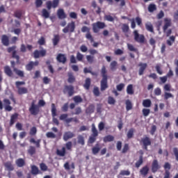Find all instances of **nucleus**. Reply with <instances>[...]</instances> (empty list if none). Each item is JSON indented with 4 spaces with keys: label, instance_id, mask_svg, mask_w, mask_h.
Listing matches in <instances>:
<instances>
[{
    "label": "nucleus",
    "instance_id": "obj_1",
    "mask_svg": "<svg viewBox=\"0 0 178 178\" xmlns=\"http://www.w3.org/2000/svg\"><path fill=\"white\" fill-rule=\"evenodd\" d=\"M16 48H17L16 45L10 47L7 49V52H8V54H12V58L16 59L17 65H20V56L18 55Z\"/></svg>",
    "mask_w": 178,
    "mask_h": 178
},
{
    "label": "nucleus",
    "instance_id": "obj_2",
    "mask_svg": "<svg viewBox=\"0 0 178 178\" xmlns=\"http://www.w3.org/2000/svg\"><path fill=\"white\" fill-rule=\"evenodd\" d=\"M92 27L93 33L97 34V33H99V30H103V29L106 27V24H105V22L97 21L92 24Z\"/></svg>",
    "mask_w": 178,
    "mask_h": 178
},
{
    "label": "nucleus",
    "instance_id": "obj_3",
    "mask_svg": "<svg viewBox=\"0 0 178 178\" xmlns=\"http://www.w3.org/2000/svg\"><path fill=\"white\" fill-rule=\"evenodd\" d=\"M24 84H26V82L24 81H16L15 82V86L18 90V94L19 95H23V94H27V92H29V90L27 89V88H20V86H24Z\"/></svg>",
    "mask_w": 178,
    "mask_h": 178
},
{
    "label": "nucleus",
    "instance_id": "obj_4",
    "mask_svg": "<svg viewBox=\"0 0 178 178\" xmlns=\"http://www.w3.org/2000/svg\"><path fill=\"white\" fill-rule=\"evenodd\" d=\"M31 115H33V116H37L38 113H40V106L38 105L35 104V101L33 100L31 102V106L29 107V109Z\"/></svg>",
    "mask_w": 178,
    "mask_h": 178
},
{
    "label": "nucleus",
    "instance_id": "obj_5",
    "mask_svg": "<svg viewBox=\"0 0 178 178\" xmlns=\"http://www.w3.org/2000/svg\"><path fill=\"white\" fill-rule=\"evenodd\" d=\"M63 94H67L68 97H73L74 95V86L72 85H65L63 90Z\"/></svg>",
    "mask_w": 178,
    "mask_h": 178
},
{
    "label": "nucleus",
    "instance_id": "obj_6",
    "mask_svg": "<svg viewBox=\"0 0 178 178\" xmlns=\"http://www.w3.org/2000/svg\"><path fill=\"white\" fill-rule=\"evenodd\" d=\"M74 30H76V23L72 21L63 29V32L65 33V34L67 33H74Z\"/></svg>",
    "mask_w": 178,
    "mask_h": 178
},
{
    "label": "nucleus",
    "instance_id": "obj_7",
    "mask_svg": "<svg viewBox=\"0 0 178 178\" xmlns=\"http://www.w3.org/2000/svg\"><path fill=\"white\" fill-rule=\"evenodd\" d=\"M134 36L136 42H138L139 44H144L145 42V37L144 35H140V33H138V31H134Z\"/></svg>",
    "mask_w": 178,
    "mask_h": 178
},
{
    "label": "nucleus",
    "instance_id": "obj_8",
    "mask_svg": "<svg viewBox=\"0 0 178 178\" xmlns=\"http://www.w3.org/2000/svg\"><path fill=\"white\" fill-rule=\"evenodd\" d=\"M140 143L143 145V149H145V151H148V147H149V145L152 144V143L151 142V138L148 136H145L144 138H143L140 140Z\"/></svg>",
    "mask_w": 178,
    "mask_h": 178
},
{
    "label": "nucleus",
    "instance_id": "obj_9",
    "mask_svg": "<svg viewBox=\"0 0 178 178\" xmlns=\"http://www.w3.org/2000/svg\"><path fill=\"white\" fill-rule=\"evenodd\" d=\"M81 30L82 33H87L86 34V38H87V40L90 41V42H94V37H92V35H91V33L90 32V28L83 26Z\"/></svg>",
    "mask_w": 178,
    "mask_h": 178
},
{
    "label": "nucleus",
    "instance_id": "obj_10",
    "mask_svg": "<svg viewBox=\"0 0 178 178\" xmlns=\"http://www.w3.org/2000/svg\"><path fill=\"white\" fill-rule=\"evenodd\" d=\"M59 2L60 0H53L51 1H47L46 2V6L47 8L49 10H51V9H52V8L54 9H56V8H58V6H59Z\"/></svg>",
    "mask_w": 178,
    "mask_h": 178
},
{
    "label": "nucleus",
    "instance_id": "obj_11",
    "mask_svg": "<svg viewBox=\"0 0 178 178\" xmlns=\"http://www.w3.org/2000/svg\"><path fill=\"white\" fill-rule=\"evenodd\" d=\"M51 115L53 117V123L54 124H56V126H59V120H57L55 116L57 115L56 114V106H55V104H51Z\"/></svg>",
    "mask_w": 178,
    "mask_h": 178
},
{
    "label": "nucleus",
    "instance_id": "obj_12",
    "mask_svg": "<svg viewBox=\"0 0 178 178\" xmlns=\"http://www.w3.org/2000/svg\"><path fill=\"white\" fill-rule=\"evenodd\" d=\"M40 65V62L38 60L36 61H30L28 64L25 65V69L28 72H31L34 69V67L38 66Z\"/></svg>",
    "mask_w": 178,
    "mask_h": 178
},
{
    "label": "nucleus",
    "instance_id": "obj_13",
    "mask_svg": "<svg viewBox=\"0 0 178 178\" xmlns=\"http://www.w3.org/2000/svg\"><path fill=\"white\" fill-rule=\"evenodd\" d=\"M45 55H47V50L45 49H42L40 51L35 50L33 51V58H35V59H38L40 56L44 57L45 56Z\"/></svg>",
    "mask_w": 178,
    "mask_h": 178
},
{
    "label": "nucleus",
    "instance_id": "obj_14",
    "mask_svg": "<svg viewBox=\"0 0 178 178\" xmlns=\"http://www.w3.org/2000/svg\"><path fill=\"white\" fill-rule=\"evenodd\" d=\"M159 169H161V165H159L158 160L154 159L152 163V173H156V172H158V170H159Z\"/></svg>",
    "mask_w": 178,
    "mask_h": 178
},
{
    "label": "nucleus",
    "instance_id": "obj_15",
    "mask_svg": "<svg viewBox=\"0 0 178 178\" xmlns=\"http://www.w3.org/2000/svg\"><path fill=\"white\" fill-rule=\"evenodd\" d=\"M56 60L58 61L59 63L65 65L66 60H67V58H66V56L63 54H58L56 56Z\"/></svg>",
    "mask_w": 178,
    "mask_h": 178
},
{
    "label": "nucleus",
    "instance_id": "obj_16",
    "mask_svg": "<svg viewBox=\"0 0 178 178\" xmlns=\"http://www.w3.org/2000/svg\"><path fill=\"white\" fill-rule=\"evenodd\" d=\"M74 137V134L70 131H65L63 134V139L65 141H68V140H70L71 138H73Z\"/></svg>",
    "mask_w": 178,
    "mask_h": 178
},
{
    "label": "nucleus",
    "instance_id": "obj_17",
    "mask_svg": "<svg viewBox=\"0 0 178 178\" xmlns=\"http://www.w3.org/2000/svg\"><path fill=\"white\" fill-rule=\"evenodd\" d=\"M171 26H172V19H170V18H165L164 19V26H163V31H164V33Z\"/></svg>",
    "mask_w": 178,
    "mask_h": 178
},
{
    "label": "nucleus",
    "instance_id": "obj_18",
    "mask_svg": "<svg viewBox=\"0 0 178 178\" xmlns=\"http://www.w3.org/2000/svg\"><path fill=\"white\" fill-rule=\"evenodd\" d=\"M57 16L60 20H63V19H66L67 17L66 13L63 8H59L57 10Z\"/></svg>",
    "mask_w": 178,
    "mask_h": 178
},
{
    "label": "nucleus",
    "instance_id": "obj_19",
    "mask_svg": "<svg viewBox=\"0 0 178 178\" xmlns=\"http://www.w3.org/2000/svg\"><path fill=\"white\" fill-rule=\"evenodd\" d=\"M149 172V168H148V165H145L140 170L139 173L140 176H142L143 177H145V176L148 175Z\"/></svg>",
    "mask_w": 178,
    "mask_h": 178
},
{
    "label": "nucleus",
    "instance_id": "obj_20",
    "mask_svg": "<svg viewBox=\"0 0 178 178\" xmlns=\"http://www.w3.org/2000/svg\"><path fill=\"white\" fill-rule=\"evenodd\" d=\"M3 103L5 106V110L8 112H10V111L13 109V108L10 106V100H9V99H4Z\"/></svg>",
    "mask_w": 178,
    "mask_h": 178
},
{
    "label": "nucleus",
    "instance_id": "obj_21",
    "mask_svg": "<svg viewBox=\"0 0 178 178\" xmlns=\"http://www.w3.org/2000/svg\"><path fill=\"white\" fill-rule=\"evenodd\" d=\"M101 91H105L108 88V79H102L100 82Z\"/></svg>",
    "mask_w": 178,
    "mask_h": 178
},
{
    "label": "nucleus",
    "instance_id": "obj_22",
    "mask_svg": "<svg viewBox=\"0 0 178 178\" xmlns=\"http://www.w3.org/2000/svg\"><path fill=\"white\" fill-rule=\"evenodd\" d=\"M138 66L140 67L139 76H143V74H144V72L147 69V63H139Z\"/></svg>",
    "mask_w": 178,
    "mask_h": 178
},
{
    "label": "nucleus",
    "instance_id": "obj_23",
    "mask_svg": "<svg viewBox=\"0 0 178 178\" xmlns=\"http://www.w3.org/2000/svg\"><path fill=\"white\" fill-rule=\"evenodd\" d=\"M67 81L70 84H73V83L76 82V76L73 74V72H68L67 73Z\"/></svg>",
    "mask_w": 178,
    "mask_h": 178
},
{
    "label": "nucleus",
    "instance_id": "obj_24",
    "mask_svg": "<svg viewBox=\"0 0 178 178\" xmlns=\"http://www.w3.org/2000/svg\"><path fill=\"white\" fill-rule=\"evenodd\" d=\"M3 165L6 168V169L8 170V172H12L15 170V167H13V164H12L11 161H7L4 163Z\"/></svg>",
    "mask_w": 178,
    "mask_h": 178
},
{
    "label": "nucleus",
    "instance_id": "obj_25",
    "mask_svg": "<svg viewBox=\"0 0 178 178\" xmlns=\"http://www.w3.org/2000/svg\"><path fill=\"white\" fill-rule=\"evenodd\" d=\"M15 164L18 168H23L26 165V161L24 159L19 158L15 161Z\"/></svg>",
    "mask_w": 178,
    "mask_h": 178
},
{
    "label": "nucleus",
    "instance_id": "obj_26",
    "mask_svg": "<svg viewBox=\"0 0 178 178\" xmlns=\"http://www.w3.org/2000/svg\"><path fill=\"white\" fill-rule=\"evenodd\" d=\"M175 41H176V36L171 35L166 40V44H167V45H168V47H172V45H173V44H175Z\"/></svg>",
    "mask_w": 178,
    "mask_h": 178
},
{
    "label": "nucleus",
    "instance_id": "obj_27",
    "mask_svg": "<svg viewBox=\"0 0 178 178\" xmlns=\"http://www.w3.org/2000/svg\"><path fill=\"white\" fill-rule=\"evenodd\" d=\"M1 42L5 47H9V37L6 35L1 36Z\"/></svg>",
    "mask_w": 178,
    "mask_h": 178
},
{
    "label": "nucleus",
    "instance_id": "obj_28",
    "mask_svg": "<svg viewBox=\"0 0 178 178\" xmlns=\"http://www.w3.org/2000/svg\"><path fill=\"white\" fill-rule=\"evenodd\" d=\"M4 73L8 77H12V76H13V72H12V70L10 69V67H9L8 65L4 67Z\"/></svg>",
    "mask_w": 178,
    "mask_h": 178
},
{
    "label": "nucleus",
    "instance_id": "obj_29",
    "mask_svg": "<svg viewBox=\"0 0 178 178\" xmlns=\"http://www.w3.org/2000/svg\"><path fill=\"white\" fill-rule=\"evenodd\" d=\"M145 29L147 31H149V33H154V25H152V23L150 22H147L145 24Z\"/></svg>",
    "mask_w": 178,
    "mask_h": 178
},
{
    "label": "nucleus",
    "instance_id": "obj_30",
    "mask_svg": "<svg viewBox=\"0 0 178 178\" xmlns=\"http://www.w3.org/2000/svg\"><path fill=\"white\" fill-rule=\"evenodd\" d=\"M18 116L19 114L16 113L11 115L10 120V126H13L15 123H16V120H17Z\"/></svg>",
    "mask_w": 178,
    "mask_h": 178
},
{
    "label": "nucleus",
    "instance_id": "obj_31",
    "mask_svg": "<svg viewBox=\"0 0 178 178\" xmlns=\"http://www.w3.org/2000/svg\"><path fill=\"white\" fill-rule=\"evenodd\" d=\"M99 151H101V147H99V144L97 143L95 145V146H94L92 148V154L93 155H97V154H98V152H99Z\"/></svg>",
    "mask_w": 178,
    "mask_h": 178
},
{
    "label": "nucleus",
    "instance_id": "obj_32",
    "mask_svg": "<svg viewBox=\"0 0 178 178\" xmlns=\"http://www.w3.org/2000/svg\"><path fill=\"white\" fill-rule=\"evenodd\" d=\"M59 41H60V36H59V35H54V38L52 39L54 47H56V45L59 44Z\"/></svg>",
    "mask_w": 178,
    "mask_h": 178
},
{
    "label": "nucleus",
    "instance_id": "obj_33",
    "mask_svg": "<svg viewBox=\"0 0 178 178\" xmlns=\"http://www.w3.org/2000/svg\"><path fill=\"white\" fill-rule=\"evenodd\" d=\"M29 143H31V144H35L37 148H40V147L41 146L40 145L41 143V139H38L37 140H35V139H34L33 138H31L29 140Z\"/></svg>",
    "mask_w": 178,
    "mask_h": 178
},
{
    "label": "nucleus",
    "instance_id": "obj_34",
    "mask_svg": "<svg viewBox=\"0 0 178 178\" xmlns=\"http://www.w3.org/2000/svg\"><path fill=\"white\" fill-rule=\"evenodd\" d=\"M114 140H115V137L112 135L106 136L103 138L104 143H111V142L113 141Z\"/></svg>",
    "mask_w": 178,
    "mask_h": 178
},
{
    "label": "nucleus",
    "instance_id": "obj_35",
    "mask_svg": "<svg viewBox=\"0 0 178 178\" xmlns=\"http://www.w3.org/2000/svg\"><path fill=\"white\" fill-rule=\"evenodd\" d=\"M95 110V106H94V104H90L89 106L86 110V113H88V114L94 113Z\"/></svg>",
    "mask_w": 178,
    "mask_h": 178
},
{
    "label": "nucleus",
    "instance_id": "obj_36",
    "mask_svg": "<svg viewBox=\"0 0 178 178\" xmlns=\"http://www.w3.org/2000/svg\"><path fill=\"white\" fill-rule=\"evenodd\" d=\"M90 86H91V79L86 78L85 81V83L83 84V87L85 90H90Z\"/></svg>",
    "mask_w": 178,
    "mask_h": 178
},
{
    "label": "nucleus",
    "instance_id": "obj_37",
    "mask_svg": "<svg viewBox=\"0 0 178 178\" xmlns=\"http://www.w3.org/2000/svg\"><path fill=\"white\" fill-rule=\"evenodd\" d=\"M56 154L58 156H65L66 155V148L62 147L61 150L57 149Z\"/></svg>",
    "mask_w": 178,
    "mask_h": 178
},
{
    "label": "nucleus",
    "instance_id": "obj_38",
    "mask_svg": "<svg viewBox=\"0 0 178 178\" xmlns=\"http://www.w3.org/2000/svg\"><path fill=\"white\" fill-rule=\"evenodd\" d=\"M23 16V10H17L14 13V17H17V19H22Z\"/></svg>",
    "mask_w": 178,
    "mask_h": 178
},
{
    "label": "nucleus",
    "instance_id": "obj_39",
    "mask_svg": "<svg viewBox=\"0 0 178 178\" xmlns=\"http://www.w3.org/2000/svg\"><path fill=\"white\" fill-rule=\"evenodd\" d=\"M127 92L129 95H133L134 94V90L133 89V84H129L127 87Z\"/></svg>",
    "mask_w": 178,
    "mask_h": 178
},
{
    "label": "nucleus",
    "instance_id": "obj_40",
    "mask_svg": "<svg viewBox=\"0 0 178 178\" xmlns=\"http://www.w3.org/2000/svg\"><path fill=\"white\" fill-rule=\"evenodd\" d=\"M134 128H131L129 129V130L128 131L127 134V137L129 140H130V138H133L134 136Z\"/></svg>",
    "mask_w": 178,
    "mask_h": 178
},
{
    "label": "nucleus",
    "instance_id": "obj_41",
    "mask_svg": "<svg viewBox=\"0 0 178 178\" xmlns=\"http://www.w3.org/2000/svg\"><path fill=\"white\" fill-rule=\"evenodd\" d=\"M101 74L102 79H108V74H106V67L103 65L101 70Z\"/></svg>",
    "mask_w": 178,
    "mask_h": 178
},
{
    "label": "nucleus",
    "instance_id": "obj_42",
    "mask_svg": "<svg viewBox=\"0 0 178 178\" xmlns=\"http://www.w3.org/2000/svg\"><path fill=\"white\" fill-rule=\"evenodd\" d=\"M31 173L34 175H39L40 170L38 169V167L36 165H32L31 166Z\"/></svg>",
    "mask_w": 178,
    "mask_h": 178
},
{
    "label": "nucleus",
    "instance_id": "obj_43",
    "mask_svg": "<svg viewBox=\"0 0 178 178\" xmlns=\"http://www.w3.org/2000/svg\"><path fill=\"white\" fill-rule=\"evenodd\" d=\"M143 105L145 108L151 107V105H152L151 99H147L143 100Z\"/></svg>",
    "mask_w": 178,
    "mask_h": 178
},
{
    "label": "nucleus",
    "instance_id": "obj_44",
    "mask_svg": "<svg viewBox=\"0 0 178 178\" xmlns=\"http://www.w3.org/2000/svg\"><path fill=\"white\" fill-rule=\"evenodd\" d=\"M73 101L75 104H81L83 102V98L80 95H76L73 97Z\"/></svg>",
    "mask_w": 178,
    "mask_h": 178
},
{
    "label": "nucleus",
    "instance_id": "obj_45",
    "mask_svg": "<svg viewBox=\"0 0 178 178\" xmlns=\"http://www.w3.org/2000/svg\"><path fill=\"white\" fill-rule=\"evenodd\" d=\"M13 72L17 74V76H19V77H24V72L18 70L17 68H14Z\"/></svg>",
    "mask_w": 178,
    "mask_h": 178
},
{
    "label": "nucleus",
    "instance_id": "obj_46",
    "mask_svg": "<svg viewBox=\"0 0 178 178\" xmlns=\"http://www.w3.org/2000/svg\"><path fill=\"white\" fill-rule=\"evenodd\" d=\"M125 104H126V110L127 111H131V109H133V104H131V102L130 100L127 99Z\"/></svg>",
    "mask_w": 178,
    "mask_h": 178
},
{
    "label": "nucleus",
    "instance_id": "obj_47",
    "mask_svg": "<svg viewBox=\"0 0 178 178\" xmlns=\"http://www.w3.org/2000/svg\"><path fill=\"white\" fill-rule=\"evenodd\" d=\"M155 10H156V5L154 3H150L148 6V12L152 13L153 12H155Z\"/></svg>",
    "mask_w": 178,
    "mask_h": 178
},
{
    "label": "nucleus",
    "instance_id": "obj_48",
    "mask_svg": "<svg viewBox=\"0 0 178 178\" xmlns=\"http://www.w3.org/2000/svg\"><path fill=\"white\" fill-rule=\"evenodd\" d=\"M77 140H78V144H80L81 145H84V144H86L83 136L79 135L77 137Z\"/></svg>",
    "mask_w": 178,
    "mask_h": 178
},
{
    "label": "nucleus",
    "instance_id": "obj_49",
    "mask_svg": "<svg viewBox=\"0 0 178 178\" xmlns=\"http://www.w3.org/2000/svg\"><path fill=\"white\" fill-rule=\"evenodd\" d=\"M92 136L94 137H98V130H97V128L95 127V124H92Z\"/></svg>",
    "mask_w": 178,
    "mask_h": 178
},
{
    "label": "nucleus",
    "instance_id": "obj_50",
    "mask_svg": "<svg viewBox=\"0 0 178 178\" xmlns=\"http://www.w3.org/2000/svg\"><path fill=\"white\" fill-rule=\"evenodd\" d=\"M143 162H144L143 157V155H141L139 156V160L135 164L136 168H140V166L143 165Z\"/></svg>",
    "mask_w": 178,
    "mask_h": 178
},
{
    "label": "nucleus",
    "instance_id": "obj_51",
    "mask_svg": "<svg viewBox=\"0 0 178 178\" xmlns=\"http://www.w3.org/2000/svg\"><path fill=\"white\" fill-rule=\"evenodd\" d=\"M127 48L129 51H131L132 52H138V49H137V48L134 47V46L130 43L127 44Z\"/></svg>",
    "mask_w": 178,
    "mask_h": 178
},
{
    "label": "nucleus",
    "instance_id": "obj_52",
    "mask_svg": "<svg viewBox=\"0 0 178 178\" xmlns=\"http://www.w3.org/2000/svg\"><path fill=\"white\" fill-rule=\"evenodd\" d=\"M42 16L44 17V19H48L49 17V12L45 8H43L42 10Z\"/></svg>",
    "mask_w": 178,
    "mask_h": 178
},
{
    "label": "nucleus",
    "instance_id": "obj_53",
    "mask_svg": "<svg viewBox=\"0 0 178 178\" xmlns=\"http://www.w3.org/2000/svg\"><path fill=\"white\" fill-rule=\"evenodd\" d=\"M122 32L125 34L129 33V30H130V28L129 27V25L127 24H123L122 26Z\"/></svg>",
    "mask_w": 178,
    "mask_h": 178
},
{
    "label": "nucleus",
    "instance_id": "obj_54",
    "mask_svg": "<svg viewBox=\"0 0 178 178\" xmlns=\"http://www.w3.org/2000/svg\"><path fill=\"white\" fill-rule=\"evenodd\" d=\"M83 59H84V55H83L81 53H80L79 51H78L76 53V60L79 62H83Z\"/></svg>",
    "mask_w": 178,
    "mask_h": 178
},
{
    "label": "nucleus",
    "instance_id": "obj_55",
    "mask_svg": "<svg viewBox=\"0 0 178 178\" xmlns=\"http://www.w3.org/2000/svg\"><path fill=\"white\" fill-rule=\"evenodd\" d=\"M130 149V147L129 146V143H125L123 146L122 154H126Z\"/></svg>",
    "mask_w": 178,
    "mask_h": 178
},
{
    "label": "nucleus",
    "instance_id": "obj_56",
    "mask_svg": "<svg viewBox=\"0 0 178 178\" xmlns=\"http://www.w3.org/2000/svg\"><path fill=\"white\" fill-rule=\"evenodd\" d=\"M28 153L29 155H34V154H35V147L34 146H30L28 149Z\"/></svg>",
    "mask_w": 178,
    "mask_h": 178
},
{
    "label": "nucleus",
    "instance_id": "obj_57",
    "mask_svg": "<svg viewBox=\"0 0 178 178\" xmlns=\"http://www.w3.org/2000/svg\"><path fill=\"white\" fill-rule=\"evenodd\" d=\"M104 20H107V22H115V18L112 17L111 15H104Z\"/></svg>",
    "mask_w": 178,
    "mask_h": 178
},
{
    "label": "nucleus",
    "instance_id": "obj_58",
    "mask_svg": "<svg viewBox=\"0 0 178 178\" xmlns=\"http://www.w3.org/2000/svg\"><path fill=\"white\" fill-rule=\"evenodd\" d=\"M118 66V62L112 61L110 64L111 70H116V67Z\"/></svg>",
    "mask_w": 178,
    "mask_h": 178
},
{
    "label": "nucleus",
    "instance_id": "obj_59",
    "mask_svg": "<svg viewBox=\"0 0 178 178\" xmlns=\"http://www.w3.org/2000/svg\"><path fill=\"white\" fill-rule=\"evenodd\" d=\"M29 134L30 136H35V134H37V127H33L31 128Z\"/></svg>",
    "mask_w": 178,
    "mask_h": 178
},
{
    "label": "nucleus",
    "instance_id": "obj_60",
    "mask_svg": "<svg viewBox=\"0 0 178 178\" xmlns=\"http://www.w3.org/2000/svg\"><path fill=\"white\" fill-rule=\"evenodd\" d=\"M86 60L88 62V63H94V56L87 55Z\"/></svg>",
    "mask_w": 178,
    "mask_h": 178
},
{
    "label": "nucleus",
    "instance_id": "obj_61",
    "mask_svg": "<svg viewBox=\"0 0 178 178\" xmlns=\"http://www.w3.org/2000/svg\"><path fill=\"white\" fill-rule=\"evenodd\" d=\"M46 137L47 138H56V135L53 132H47L46 134Z\"/></svg>",
    "mask_w": 178,
    "mask_h": 178
},
{
    "label": "nucleus",
    "instance_id": "obj_62",
    "mask_svg": "<svg viewBox=\"0 0 178 178\" xmlns=\"http://www.w3.org/2000/svg\"><path fill=\"white\" fill-rule=\"evenodd\" d=\"M40 170H42V172H47L48 170V166L46 165L45 163H42L40 164Z\"/></svg>",
    "mask_w": 178,
    "mask_h": 178
},
{
    "label": "nucleus",
    "instance_id": "obj_63",
    "mask_svg": "<svg viewBox=\"0 0 178 178\" xmlns=\"http://www.w3.org/2000/svg\"><path fill=\"white\" fill-rule=\"evenodd\" d=\"M35 4L36 8H41L42 6V0H35Z\"/></svg>",
    "mask_w": 178,
    "mask_h": 178
},
{
    "label": "nucleus",
    "instance_id": "obj_64",
    "mask_svg": "<svg viewBox=\"0 0 178 178\" xmlns=\"http://www.w3.org/2000/svg\"><path fill=\"white\" fill-rule=\"evenodd\" d=\"M173 152L175 156L176 161L178 162V148L177 147H174L173 148Z\"/></svg>",
    "mask_w": 178,
    "mask_h": 178
}]
</instances>
